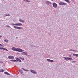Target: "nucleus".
Masks as SVG:
<instances>
[{
    "label": "nucleus",
    "mask_w": 78,
    "mask_h": 78,
    "mask_svg": "<svg viewBox=\"0 0 78 78\" xmlns=\"http://www.w3.org/2000/svg\"><path fill=\"white\" fill-rule=\"evenodd\" d=\"M23 1L24 0V1H27V2H30V1H29L28 0H23Z\"/></svg>",
    "instance_id": "obj_23"
},
{
    "label": "nucleus",
    "mask_w": 78,
    "mask_h": 78,
    "mask_svg": "<svg viewBox=\"0 0 78 78\" xmlns=\"http://www.w3.org/2000/svg\"><path fill=\"white\" fill-rule=\"evenodd\" d=\"M4 72V70L3 69H1V70L0 71V72Z\"/></svg>",
    "instance_id": "obj_21"
},
{
    "label": "nucleus",
    "mask_w": 78,
    "mask_h": 78,
    "mask_svg": "<svg viewBox=\"0 0 78 78\" xmlns=\"http://www.w3.org/2000/svg\"><path fill=\"white\" fill-rule=\"evenodd\" d=\"M4 73L5 74H6V75H10V74H9L8 72H4Z\"/></svg>",
    "instance_id": "obj_13"
},
{
    "label": "nucleus",
    "mask_w": 78,
    "mask_h": 78,
    "mask_svg": "<svg viewBox=\"0 0 78 78\" xmlns=\"http://www.w3.org/2000/svg\"><path fill=\"white\" fill-rule=\"evenodd\" d=\"M12 50L13 51H19V52H22V51H23V50L19 48H16L14 47L12 48Z\"/></svg>",
    "instance_id": "obj_1"
},
{
    "label": "nucleus",
    "mask_w": 78,
    "mask_h": 78,
    "mask_svg": "<svg viewBox=\"0 0 78 78\" xmlns=\"http://www.w3.org/2000/svg\"><path fill=\"white\" fill-rule=\"evenodd\" d=\"M0 46L1 47H3V45H2L1 44H0Z\"/></svg>",
    "instance_id": "obj_32"
},
{
    "label": "nucleus",
    "mask_w": 78,
    "mask_h": 78,
    "mask_svg": "<svg viewBox=\"0 0 78 78\" xmlns=\"http://www.w3.org/2000/svg\"><path fill=\"white\" fill-rule=\"evenodd\" d=\"M0 63H3V62L1 61H0Z\"/></svg>",
    "instance_id": "obj_34"
},
{
    "label": "nucleus",
    "mask_w": 78,
    "mask_h": 78,
    "mask_svg": "<svg viewBox=\"0 0 78 78\" xmlns=\"http://www.w3.org/2000/svg\"><path fill=\"white\" fill-rule=\"evenodd\" d=\"M59 5H66V3L64 2H59Z\"/></svg>",
    "instance_id": "obj_6"
},
{
    "label": "nucleus",
    "mask_w": 78,
    "mask_h": 78,
    "mask_svg": "<svg viewBox=\"0 0 78 78\" xmlns=\"http://www.w3.org/2000/svg\"><path fill=\"white\" fill-rule=\"evenodd\" d=\"M34 47H36V48H37V47L36 46H34Z\"/></svg>",
    "instance_id": "obj_37"
},
{
    "label": "nucleus",
    "mask_w": 78,
    "mask_h": 78,
    "mask_svg": "<svg viewBox=\"0 0 78 78\" xmlns=\"http://www.w3.org/2000/svg\"><path fill=\"white\" fill-rule=\"evenodd\" d=\"M0 49H2V50H5V51H8V49L4 48H0Z\"/></svg>",
    "instance_id": "obj_9"
},
{
    "label": "nucleus",
    "mask_w": 78,
    "mask_h": 78,
    "mask_svg": "<svg viewBox=\"0 0 78 78\" xmlns=\"http://www.w3.org/2000/svg\"><path fill=\"white\" fill-rule=\"evenodd\" d=\"M6 27H8L9 28H11V27L9 25H6Z\"/></svg>",
    "instance_id": "obj_26"
},
{
    "label": "nucleus",
    "mask_w": 78,
    "mask_h": 78,
    "mask_svg": "<svg viewBox=\"0 0 78 78\" xmlns=\"http://www.w3.org/2000/svg\"><path fill=\"white\" fill-rule=\"evenodd\" d=\"M73 56H76V57H78V54H73Z\"/></svg>",
    "instance_id": "obj_15"
},
{
    "label": "nucleus",
    "mask_w": 78,
    "mask_h": 78,
    "mask_svg": "<svg viewBox=\"0 0 78 78\" xmlns=\"http://www.w3.org/2000/svg\"><path fill=\"white\" fill-rule=\"evenodd\" d=\"M4 42H8V40H4Z\"/></svg>",
    "instance_id": "obj_24"
},
{
    "label": "nucleus",
    "mask_w": 78,
    "mask_h": 78,
    "mask_svg": "<svg viewBox=\"0 0 78 78\" xmlns=\"http://www.w3.org/2000/svg\"><path fill=\"white\" fill-rule=\"evenodd\" d=\"M52 5L53 6V7H54V8H56L58 7V5H57V4L55 2H54L52 3Z\"/></svg>",
    "instance_id": "obj_4"
},
{
    "label": "nucleus",
    "mask_w": 78,
    "mask_h": 78,
    "mask_svg": "<svg viewBox=\"0 0 78 78\" xmlns=\"http://www.w3.org/2000/svg\"><path fill=\"white\" fill-rule=\"evenodd\" d=\"M11 25L12 26H15L16 25L17 26V24H14V23H12Z\"/></svg>",
    "instance_id": "obj_17"
},
{
    "label": "nucleus",
    "mask_w": 78,
    "mask_h": 78,
    "mask_svg": "<svg viewBox=\"0 0 78 78\" xmlns=\"http://www.w3.org/2000/svg\"><path fill=\"white\" fill-rule=\"evenodd\" d=\"M13 28L15 29H17L18 30H22V29H23V28L22 27L17 26H14Z\"/></svg>",
    "instance_id": "obj_3"
},
{
    "label": "nucleus",
    "mask_w": 78,
    "mask_h": 78,
    "mask_svg": "<svg viewBox=\"0 0 78 78\" xmlns=\"http://www.w3.org/2000/svg\"><path fill=\"white\" fill-rule=\"evenodd\" d=\"M69 57H71V56H72V55H69Z\"/></svg>",
    "instance_id": "obj_33"
},
{
    "label": "nucleus",
    "mask_w": 78,
    "mask_h": 78,
    "mask_svg": "<svg viewBox=\"0 0 78 78\" xmlns=\"http://www.w3.org/2000/svg\"><path fill=\"white\" fill-rule=\"evenodd\" d=\"M50 2L49 1H47L46 2V4H47V5H48L49 4H50Z\"/></svg>",
    "instance_id": "obj_14"
},
{
    "label": "nucleus",
    "mask_w": 78,
    "mask_h": 78,
    "mask_svg": "<svg viewBox=\"0 0 78 78\" xmlns=\"http://www.w3.org/2000/svg\"><path fill=\"white\" fill-rule=\"evenodd\" d=\"M20 25H22V24L19 23H16V26H20Z\"/></svg>",
    "instance_id": "obj_11"
},
{
    "label": "nucleus",
    "mask_w": 78,
    "mask_h": 78,
    "mask_svg": "<svg viewBox=\"0 0 78 78\" xmlns=\"http://www.w3.org/2000/svg\"><path fill=\"white\" fill-rule=\"evenodd\" d=\"M24 52H21V55H24Z\"/></svg>",
    "instance_id": "obj_28"
},
{
    "label": "nucleus",
    "mask_w": 78,
    "mask_h": 78,
    "mask_svg": "<svg viewBox=\"0 0 78 78\" xmlns=\"http://www.w3.org/2000/svg\"><path fill=\"white\" fill-rule=\"evenodd\" d=\"M76 62L75 61H73L72 62V63H73L74 62Z\"/></svg>",
    "instance_id": "obj_31"
},
{
    "label": "nucleus",
    "mask_w": 78,
    "mask_h": 78,
    "mask_svg": "<svg viewBox=\"0 0 78 78\" xmlns=\"http://www.w3.org/2000/svg\"><path fill=\"white\" fill-rule=\"evenodd\" d=\"M30 72L34 74H37V72H36L35 70H33V69H30Z\"/></svg>",
    "instance_id": "obj_5"
},
{
    "label": "nucleus",
    "mask_w": 78,
    "mask_h": 78,
    "mask_svg": "<svg viewBox=\"0 0 78 78\" xmlns=\"http://www.w3.org/2000/svg\"><path fill=\"white\" fill-rule=\"evenodd\" d=\"M6 16H10V15L9 14H8V15L7 14H6Z\"/></svg>",
    "instance_id": "obj_27"
},
{
    "label": "nucleus",
    "mask_w": 78,
    "mask_h": 78,
    "mask_svg": "<svg viewBox=\"0 0 78 78\" xmlns=\"http://www.w3.org/2000/svg\"><path fill=\"white\" fill-rule=\"evenodd\" d=\"M20 73H21V74H22V73H23V71H22L20 69Z\"/></svg>",
    "instance_id": "obj_19"
},
{
    "label": "nucleus",
    "mask_w": 78,
    "mask_h": 78,
    "mask_svg": "<svg viewBox=\"0 0 78 78\" xmlns=\"http://www.w3.org/2000/svg\"><path fill=\"white\" fill-rule=\"evenodd\" d=\"M22 69H23V70H24V71H26V72H28V71H29V70H25V69H24L23 68H22Z\"/></svg>",
    "instance_id": "obj_18"
},
{
    "label": "nucleus",
    "mask_w": 78,
    "mask_h": 78,
    "mask_svg": "<svg viewBox=\"0 0 78 78\" xmlns=\"http://www.w3.org/2000/svg\"><path fill=\"white\" fill-rule=\"evenodd\" d=\"M19 58H20V59H22V60H24V58H22L21 57H19Z\"/></svg>",
    "instance_id": "obj_25"
},
{
    "label": "nucleus",
    "mask_w": 78,
    "mask_h": 78,
    "mask_svg": "<svg viewBox=\"0 0 78 78\" xmlns=\"http://www.w3.org/2000/svg\"><path fill=\"white\" fill-rule=\"evenodd\" d=\"M73 51H75V52H76L77 51H76L75 50H73Z\"/></svg>",
    "instance_id": "obj_30"
},
{
    "label": "nucleus",
    "mask_w": 78,
    "mask_h": 78,
    "mask_svg": "<svg viewBox=\"0 0 78 78\" xmlns=\"http://www.w3.org/2000/svg\"><path fill=\"white\" fill-rule=\"evenodd\" d=\"M0 37H2V36L0 35Z\"/></svg>",
    "instance_id": "obj_35"
},
{
    "label": "nucleus",
    "mask_w": 78,
    "mask_h": 78,
    "mask_svg": "<svg viewBox=\"0 0 78 78\" xmlns=\"http://www.w3.org/2000/svg\"><path fill=\"white\" fill-rule=\"evenodd\" d=\"M34 46L31 45L32 47H34Z\"/></svg>",
    "instance_id": "obj_36"
},
{
    "label": "nucleus",
    "mask_w": 78,
    "mask_h": 78,
    "mask_svg": "<svg viewBox=\"0 0 78 78\" xmlns=\"http://www.w3.org/2000/svg\"><path fill=\"white\" fill-rule=\"evenodd\" d=\"M63 58L65 59V60H66V61H68L67 59H68V60H73L72 58L71 57H70V58H69V57H63Z\"/></svg>",
    "instance_id": "obj_2"
},
{
    "label": "nucleus",
    "mask_w": 78,
    "mask_h": 78,
    "mask_svg": "<svg viewBox=\"0 0 78 78\" xmlns=\"http://www.w3.org/2000/svg\"><path fill=\"white\" fill-rule=\"evenodd\" d=\"M24 54L23 55H26L28 54V53L27 52H24Z\"/></svg>",
    "instance_id": "obj_22"
},
{
    "label": "nucleus",
    "mask_w": 78,
    "mask_h": 78,
    "mask_svg": "<svg viewBox=\"0 0 78 78\" xmlns=\"http://www.w3.org/2000/svg\"><path fill=\"white\" fill-rule=\"evenodd\" d=\"M10 61H12L13 62H17V60L14 59L11 60Z\"/></svg>",
    "instance_id": "obj_16"
},
{
    "label": "nucleus",
    "mask_w": 78,
    "mask_h": 78,
    "mask_svg": "<svg viewBox=\"0 0 78 78\" xmlns=\"http://www.w3.org/2000/svg\"><path fill=\"white\" fill-rule=\"evenodd\" d=\"M69 51H73V50H72V49H70V50H69Z\"/></svg>",
    "instance_id": "obj_29"
},
{
    "label": "nucleus",
    "mask_w": 78,
    "mask_h": 78,
    "mask_svg": "<svg viewBox=\"0 0 78 78\" xmlns=\"http://www.w3.org/2000/svg\"><path fill=\"white\" fill-rule=\"evenodd\" d=\"M52 0V1H53V0Z\"/></svg>",
    "instance_id": "obj_39"
},
{
    "label": "nucleus",
    "mask_w": 78,
    "mask_h": 78,
    "mask_svg": "<svg viewBox=\"0 0 78 78\" xmlns=\"http://www.w3.org/2000/svg\"><path fill=\"white\" fill-rule=\"evenodd\" d=\"M8 58L9 59H14V56L11 55H10L8 56Z\"/></svg>",
    "instance_id": "obj_7"
},
{
    "label": "nucleus",
    "mask_w": 78,
    "mask_h": 78,
    "mask_svg": "<svg viewBox=\"0 0 78 78\" xmlns=\"http://www.w3.org/2000/svg\"><path fill=\"white\" fill-rule=\"evenodd\" d=\"M65 1H66V2H67V3H70V1H69V0H64Z\"/></svg>",
    "instance_id": "obj_20"
},
{
    "label": "nucleus",
    "mask_w": 78,
    "mask_h": 78,
    "mask_svg": "<svg viewBox=\"0 0 78 78\" xmlns=\"http://www.w3.org/2000/svg\"><path fill=\"white\" fill-rule=\"evenodd\" d=\"M19 20L21 22H22L23 23L25 22V21L23 20H22V19H20Z\"/></svg>",
    "instance_id": "obj_12"
},
{
    "label": "nucleus",
    "mask_w": 78,
    "mask_h": 78,
    "mask_svg": "<svg viewBox=\"0 0 78 78\" xmlns=\"http://www.w3.org/2000/svg\"><path fill=\"white\" fill-rule=\"evenodd\" d=\"M47 61H48V62H53V60L48 59H47Z\"/></svg>",
    "instance_id": "obj_8"
},
{
    "label": "nucleus",
    "mask_w": 78,
    "mask_h": 78,
    "mask_svg": "<svg viewBox=\"0 0 78 78\" xmlns=\"http://www.w3.org/2000/svg\"><path fill=\"white\" fill-rule=\"evenodd\" d=\"M16 60L17 61H19V62H22V61L19 58H16Z\"/></svg>",
    "instance_id": "obj_10"
},
{
    "label": "nucleus",
    "mask_w": 78,
    "mask_h": 78,
    "mask_svg": "<svg viewBox=\"0 0 78 78\" xmlns=\"http://www.w3.org/2000/svg\"><path fill=\"white\" fill-rule=\"evenodd\" d=\"M16 39H17L18 38V37H16Z\"/></svg>",
    "instance_id": "obj_38"
}]
</instances>
